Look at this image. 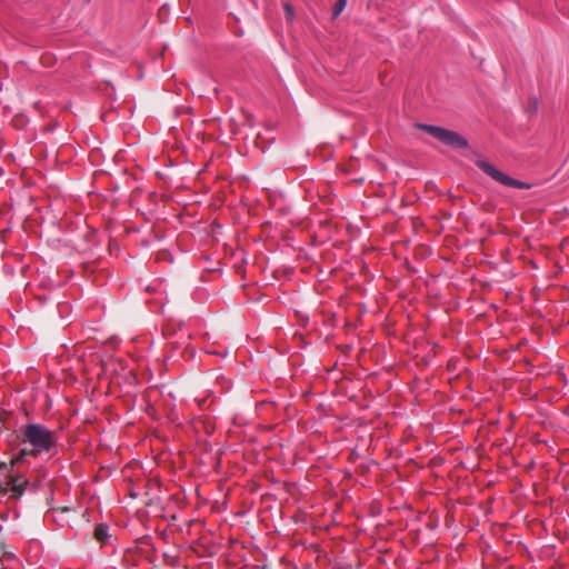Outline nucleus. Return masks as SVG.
<instances>
[{"instance_id":"f257e3e1","label":"nucleus","mask_w":569,"mask_h":569,"mask_svg":"<svg viewBox=\"0 0 569 569\" xmlns=\"http://www.w3.org/2000/svg\"><path fill=\"white\" fill-rule=\"evenodd\" d=\"M23 442L32 446L33 455L50 452L57 447L56 432L39 423H30L24 427Z\"/></svg>"},{"instance_id":"f03ea898","label":"nucleus","mask_w":569,"mask_h":569,"mask_svg":"<svg viewBox=\"0 0 569 569\" xmlns=\"http://www.w3.org/2000/svg\"><path fill=\"white\" fill-rule=\"evenodd\" d=\"M418 128L426 131L443 144L453 149H466L468 147L467 139L456 131L448 130L438 126L422 123L418 124Z\"/></svg>"},{"instance_id":"7ed1b4c3","label":"nucleus","mask_w":569,"mask_h":569,"mask_svg":"<svg viewBox=\"0 0 569 569\" xmlns=\"http://www.w3.org/2000/svg\"><path fill=\"white\" fill-rule=\"evenodd\" d=\"M477 166L483 172H486L488 176H490L492 179H495L496 181L500 182L503 186L518 188V189H528L530 187L526 182H522L520 180L513 179V178L505 174L503 172L498 170L496 167H493L491 163H489L485 160L477 161Z\"/></svg>"},{"instance_id":"20e7f679","label":"nucleus","mask_w":569,"mask_h":569,"mask_svg":"<svg viewBox=\"0 0 569 569\" xmlns=\"http://www.w3.org/2000/svg\"><path fill=\"white\" fill-rule=\"evenodd\" d=\"M26 481L21 480L19 477L10 476L4 490L11 491L13 496H21L24 491Z\"/></svg>"},{"instance_id":"39448f33","label":"nucleus","mask_w":569,"mask_h":569,"mask_svg":"<svg viewBox=\"0 0 569 569\" xmlns=\"http://www.w3.org/2000/svg\"><path fill=\"white\" fill-rule=\"evenodd\" d=\"M348 0H337L332 9L333 18H337L346 8Z\"/></svg>"},{"instance_id":"423d86ee","label":"nucleus","mask_w":569,"mask_h":569,"mask_svg":"<svg viewBox=\"0 0 569 569\" xmlns=\"http://www.w3.org/2000/svg\"><path fill=\"white\" fill-rule=\"evenodd\" d=\"M106 536H107V530L104 528L98 527L96 529V537L98 540L103 541Z\"/></svg>"},{"instance_id":"0eeeda50","label":"nucleus","mask_w":569,"mask_h":569,"mask_svg":"<svg viewBox=\"0 0 569 569\" xmlns=\"http://www.w3.org/2000/svg\"><path fill=\"white\" fill-rule=\"evenodd\" d=\"M284 9H286L288 18L292 19L293 18V10H292V8L288 3H284Z\"/></svg>"},{"instance_id":"6e6552de","label":"nucleus","mask_w":569,"mask_h":569,"mask_svg":"<svg viewBox=\"0 0 569 569\" xmlns=\"http://www.w3.org/2000/svg\"><path fill=\"white\" fill-rule=\"evenodd\" d=\"M533 106H535V108H537V100L536 99L533 100Z\"/></svg>"},{"instance_id":"1a4fd4ad","label":"nucleus","mask_w":569,"mask_h":569,"mask_svg":"<svg viewBox=\"0 0 569 569\" xmlns=\"http://www.w3.org/2000/svg\"><path fill=\"white\" fill-rule=\"evenodd\" d=\"M90 0H86V2H89Z\"/></svg>"}]
</instances>
